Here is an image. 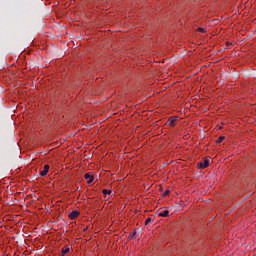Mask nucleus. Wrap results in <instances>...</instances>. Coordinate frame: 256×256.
<instances>
[{
    "mask_svg": "<svg viewBox=\"0 0 256 256\" xmlns=\"http://www.w3.org/2000/svg\"><path fill=\"white\" fill-rule=\"evenodd\" d=\"M50 168L51 167L49 166V164H45L43 170L40 171L41 177H45V175H47V173H49Z\"/></svg>",
    "mask_w": 256,
    "mask_h": 256,
    "instance_id": "nucleus-3",
    "label": "nucleus"
},
{
    "mask_svg": "<svg viewBox=\"0 0 256 256\" xmlns=\"http://www.w3.org/2000/svg\"><path fill=\"white\" fill-rule=\"evenodd\" d=\"M223 141H225V137H224V136H220V137H218V139L216 140V143H223Z\"/></svg>",
    "mask_w": 256,
    "mask_h": 256,
    "instance_id": "nucleus-8",
    "label": "nucleus"
},
{
    "mask_svg": "<svg viewBox=\"0 0 256 256\" xmlns=\"http://www.w3.org/2000/svg\"><path fill=\"white\" fill-rule=\"evenodd\" d=\"M167 123L170 125V127H175V123H177V117L170 118Z\"/></svg>",
    "mask_w": 256,
    "mask_h": 256,
    "instance_id": "nucleus-5",
    "label": "nucleus"
},
{
    "mask_svg": "<svg viewBox=\"0 0 256 256\" xmlns=\"http://www.w3.org/2000/svg\"><path fill=\"white\" fill-rule=\"evenodd\" d=\"M84 178L87 180V183H89V184H91V183H93V181H94V177L92 176V175H90L89 173H86L85 175H84Z\"/></svg>",
    "mask_w": 256,
    "mask_h": 256,
    "instance_id": "nucleus-4",
    "label": "nucleus"
},
{
    "mask_svg": "<svg viewBox=\"0 0 256 256\" xmlns=\"http://www.w3.org/2000/svg\"><path fill=\"white\" fill-rule=\"evenodd\" d=\"M158 217H169V210H161L158 213Z\"/></svg>",
    "mask_w": 256,
    "mask_h": 256,
    "instance_id": "nucleus-6",
    "label": "nucleus"
},
{
    "mask_svg": "<svg viewBox=\"0 0 256 256\" xmlns=\"http://www.w3.org/2000/svg\"><path fill=\"white\" fill-rule=\"evenodd\" d=\"M102 193H103L104 195H111L112 191H111V190H107V189H103V190H102Z\"/></svg>",
    "mask_w": 256,
    "mask_h": 256,
    "instance_id": "nucleus-9",
    "label": "nucleus"
},
{
    "mask_svg": "<svg viewBox=\"0 0 256 256\" xmlns=\"http://www.w3.org/2000/svg\"><path fill=\"white\" fill-rule=\"evenodd\" d=\"M199 33H207L206 28H198Z\"/></svg>",
    "mask_w": 256,
    "mask_h": 256,
    "instance_id": "nucleus-10",
    "label": "nucleus"
},
{
    "mask_svg": "<svg viewBox=\"0 0 256 256\" xmlns=\"http://www.w3.org/2000/svg\"><path fill=\"white\" fill-rule=\"evenodd\" d=\"M197 167H198V169H207V167H209V160L204 159V160L198 162Z\"/></svg>",
    "mask_w": 256,
    "mask_h": 256,
    "instance_id": "nucleus-1",
    "label": "nucleus"
},
{
    "mask_svg": "<svg viewBox=\"0 0 256 256\" xmlns=\"http://www.w3.org/2000/svg\"><path fill=\"white\" fill-rule=\"evenodd\" d=\"M169 193H171V190H169V189L165 190L163 193V197H167V195H169Z\"/></svg>",
    "mask_w": 256,
    "mask_h": 256,
    "instance_id": "nucleus-11",
    "label": "nucleus"
},
{
    "mask_svg": "<svg viewBox=\"0 0 256 256\" xmlns=\"http://www.w3.org/2000/svg\"><path fill=\"white\" fill-rule=\"evenodd\" d=\"M70 251L71 248H69V246H65L64 248H62L61 253L62 255H67Z\"/></svg>",
    "mask_w": 256,
    "mask_h": 256,
    "instance_id": "nucleus-7",
    "label": "nucleus"
},
{
    "mask_svg": "<svg viewBox=\"0 0 256 256\" xmlns=\"http://www.w3.org/2000/svg\"><path fill=\"white\" fill-rule=\"evenodd\" d=\"M79 215H81V212L75 210V211H72L68 214V219H71L72 221L77 219V217H79Z\"/></svg>",
    "mask_w": 256,
    "mask_h": 256,
    "instance_id": "nucleus-2",
    "label": "nucleus"
},
{
    "mask_svg": "<svg viewBox=\"0 0 256 256\" xmlns=\"http://www.w3.org/2000/svg\"><path fill=\"white\" fill-rule=\"evenodd\" d=\"M152 221V219L149 217L145 220V225H149V223Z\"/></svg>",
    "mask_w": 256,
    "mask_h": 256,
    "instance_id": "nucleus-12",
    "label": "nucleus"
}]
</instances>
